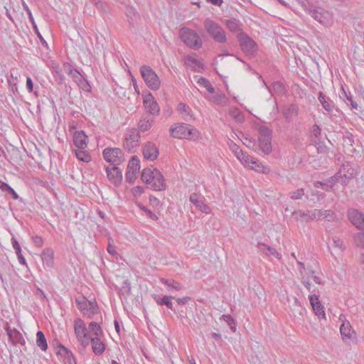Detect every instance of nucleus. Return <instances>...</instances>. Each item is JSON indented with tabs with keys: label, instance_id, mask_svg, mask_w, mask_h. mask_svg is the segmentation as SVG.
Listing matches in <instances>:
<instances>
[{
	"label": "nucleus",
	"instance_id": "nucleus-1",
	"mask_svg": "<svg viewBox=\"0 0 364 364\" xmlns=\"http://www.w3.org/2000/svg\"><path fill=\"white\" fill-rule=\"evenodd\" d=\"M141 180L155 191H163L166 188L164 177L157 169L144 168L141 173Z\"/></svg>",
	"mask_w": 364,
	"mask_h": 364
},
{
	"label": "nucleus",
	"instance_id": "nucleus-2",
	"mask_svg": "<svg viewBox=\"0 0 364 364\" xmlns=\"http://www.w3.org/2000/svg\"><path fill=\"white\" fill-rule=\"evenodd\" d=\"M358 173L355 167L352 166L350 161H346L342 164L336 174L331 177V181H338L343 185H346Z\"/></svg>",
	"mask_w": 364,
	"mask_h": 364
},
{
	"label": "nucleus",
	"instance_id": "nucleus-3",
	"mask_svg": "<svg viewBox=\"0 0 364 364\" xmlns=\"http://www.w3.org/2000/svg\"><path fill=\"white\" fill-rule=\"evenodd\" d=\"M170 132L173 137L178 139L196 140L200 135L199 132L196 129L185 123L176 124L175 127L170 129Z\"/></svg>",
	"mask_w": 364,
	"mask_h": 364
},
{
	"label": "nucleus",
	"instance_id": "nucleus-4",
	"mask_svg": "<svg viewBox=\"0 0 364 364\" xmlns=\"http://www.w3.org/2000/svg\"><path fill=\"white\" fill-rule=\"evenodd\" d=\"M204 28L210 36L216 42L225 43L226 33L224 29L215 21L207 18L204 21Z\"/></svg>",
	"mask_w": 364,
	"mask_h": 364
},
{
	"label": "nucleus",
	"instance_id": "nucleus-5",
	"mask_svg": "<svg viewBox=\"0 0 364 364\" xmlns=\"http://www.w3.org/2000/svg\"><path fill=\"white\" fill-rule=\"evenodd\" d=\"M180 37L183 43L188 47L198 50L201 48L203 42L198 34L188 28H182L180 30Z\"/></svg>",
	"mask_w": 364,
	"mask_h": 364
},
{
	"label": "nucleus",
	"instance_id": "nucleus-6",
	"mask_svg": "<svg viewBox=\"0 0 364 364\" xmlns=\"http://www.w3.org/2000/svg\"><path fill=\"white\" fill-rule=\"evenodd\" d=\"M141 75L146 85L153 90H157L161 85L159 77L155 71L148 65H142L140 68Z\"/></svg>",
	"mask_w": 364,
	"mask_h": 364
},
{
	"label": "nucleus",
	"instance_id": "nucleus-7",
	"mask_svg": "<svg viewBox=\"0 0 364 364\" xmlns=\"http://www.w3.org/2000/svg\"><path fill=\"white\" fill-rule=\"evenodd\" d=\"M258 140L260 149L264 154H269L272 151V131L264 126L259 128Z\"/></svg>",
	"mask_w": 364,
	"mask_h": 364
},
{
	"label": "nucleus",
	"instance_id": "nucleus-8",
	"mask_svg": "<svg viewBox=\"0 0 364 364\" xmlns=\"http://www.w3.org/2000/svg\"><path fill=\"white\" fill-rule=\"evenodd\" d=\"M310 16L326 27L331 26L333 23L331 12L319 6H316L311 11Z\"/></svg>",
	"mask_w": 364,
	"mask_h": 364
},
{
	"label": "nucleus",
	"instance_id": "nucleus-9",
	"mask_svg": "<svg viewBox=\"0 0 364 364\" xmlns=\"http://www.w3.org/2000/svg\"><path fill=\"white\" fill-rule=\"evenodd\" d=\"M74 330L78 342L84 348L87 347L90 344V338L87 335V329L86 328L85 322L77 318L74 322Z\"/></svg>",
	"mask_w": 364,
	"mask_h": 364
},
{
	"label": "nucleus",
	"instance_id": "nucleus-10",
	"mask_svg": "<svg viewBox=\"0 0 364 364\" xmlns=\"http://www.w3.org/2000/svg\"><path fill=\"white\" fill-rule=\"evenodd\" d=\"M77 308L85 314L91 317L97 311V305L95 300L88 301L85 297H78L75 299Z\"/></svg>",
	"mask_w": 364,
	"mask_h": 364
},
{
	"label": "nucleus",
	"instance_id": "nucleus-11",
	"mask_svg": "<svg viewBox=\"0 0 364 364\" xmlns=\"http://www.w3.org/2000/svg\"><path fill=\"white\" fill-rule=\"evenodd\" d=\"M139 133L136 129H129L124 136V148L129 151H132L139 145Z\"/></svg>",
	"mask_w": 364,
	"mask_h": 364
},
{
	"label": "nucleus",
	"instance_id": "nucleus-12",
	"mask_svg": "<svg viewBox=\"0 0 364 364\" xmlns=\"http://www.w3.org/2000/svg\"><path fill=\"white\" fill-rule=\"evenodd\" d=\"M143 105L149 114L156 116L159 114L160 107L151 92L143 95Z\"/></svg>",
	"mask_w": 364,
	"mask_h": 364
},
{
	"label": "nucleus",
	"instance_id": "nucleus-13",
	"mask_svg": "<svg viewBox=\"0 0 364 364\" xmlns=\"http://www.w3.org/2000/svg\"><path fill=\"white\" fill-rule=\"evenodd\" d=\"M347 217L357 229L364 230V213L357 209L350 208L348 210Z\"/></svg>",
	"mask_w": 364,
	"mask_h": 364
},
{
	"label": "nucleus",
	"instance_id": "nucleus-14",
	"mask_svg": "<svg viewBox=\"0 0 364 364\" xmlns=\"http://www.w3.org/2000/svg\"><path fill=\"white\" fill-rule=\"evenodd\" d=\"M239 41L242 50L248 54H253L257 48L255 42L245 33H240Z\"/></svg>",
	"mask_w": 364,
	"mask_h": 364
},
{
	"label": "nucleus",
	"instance_id": "nucleus-15",
	"mask_svg": "<svg viewBox=\"0 0 364 364\" xmlns=\"http://www.w3.org/2000/svg\"><path fill=\"white\" fill-rule=\"evenodd\" d=\"M139 161H129L125 178L126 181L129 183H133L137 178L140 169Z\"/></svg>",
	"mask_w": 364,
	"mask_h": 364
},
{
	"label": "nucleus",
	"instance_id": "nucleus-16",
	"mask_svg": "<svg viewBox=\"0 0 364 364\" xmlns=\"http://www.w3.org/2000/svg\"><path fill=\"white\" fill-rule=\"evenodd\" d=\"M57 357L63 364H76V360L72 352L65 346L60 345L57 351Z\"/></svg>",
	"mask_w": 364,
	"mask_h": 364
},
{
	"label": "nucleus",
	"instance_id": "nucleus-17",
	"mask_svg": "<svg viewBox=\"0 0 364 364\" xmlns=\"http://www.w3.org/2000/svg\"><path fill=\"white\" fill-rule=\"evenodd\" d=\"M309 297L310 304L312 306V309L315 314L320 318H325L326 314L324 311L323 306L318 299V296L316 294H311L309 295Z\"/></svg>",
	"mask_w": 364,
	"mask_h": 364
},
{
	"label": "nucleus",
	"instance_id": "nucleus-18",
	"mask_svg": "<svg viewBox=\"0 0 364 364\" xmlns=\"http://www.w3.org/2000/svg\"><path fill=\"white\" fill-rule=\"evenodd\" d=\"M5 330L9 338V340L14 345H21L24 346L26 342L22 334L16 328L11 329L8 323L5 326Z\"/></svg>",
	"mask_w": 364,
	"mask_h": 364
},
{
	"label": "nucleus",
	"instance_id": "nucleus-19",
	"mask_svg": "<svg viewBox=\"0 0 364 364\" xmlns=\"http://www.w3.org/2000/svg\"><path fill=\"white\" fill-rule=\"evenodd\" d=\"M108 179L114 185L119 183L122 179V173L115 165L111 164L106 168Z\"/></svg>",
	"mask_w": 364,
	"mask_h": 364
},
{
	"label": "nucleus",
	"instance_id": "nucleus-20",
	"mask_svg": "<svg viewBox=\"0 0 364 364\" xmlns=\"http://www.w3.org/2000/svg\"><path fill=\"white\" fill-rule=\"evenodd\" d=\"M190 201L202 213L205 214H210L211 213V208L205 203L202 196L196 193H193L190 196Z\"/></svg>",
	"mask_w": 364,
	"mask_h": 364
},
{
	"label": "nucleus",
	"instance_id": "nucleus-21",
	"mask_svg": "<svg viewBox=\"0 0 364 364\" xmlns=\"http://www.w3.org/2000/svg\"><path fill=\"white\" fill-rule=\"evenodd\" d=\"M245 167L254 170L258 173H266L269 171V168L261 161H240Z\"/></svg>",
	"mask_w": 364,
	"mask_h": 364
},
{
	"label": "nucleus",
	"instance_id": "nucleus-22",
	"mask_svg": "<svg viewBox=\"0 0 364 364\" xmlns=\"http://www.w3.org/2000/svg\"><path fill=\"white\" fill-rule=\"evenodd\" d=\"M143 154L145 159H156L159 151L155 144L148 142L143 149Z\"/></svg>",
	"mask_w": 364,
	"mask_h": 364
},
{
	"label": "nucleus",
	"instance_id": "nucleus-23",
	"mask_svg": "<svg viewBox=\"0 0 364 364\" xmlns=\"http://www.w3.org/2000/svg\"><path fill=\"white\" fill-rule=\"evenodd\" d=\"M339 97L348 105H350L352 109H358V105L353 100V96L350 92H347L345 88L341 87V92L339 94Z\"/></svg>",
	"mask_w": 364,
	"mask_h": 364
},
{
	"label": "nucleus",
	"instance_id": "nucleus-24",
	"mask_svg": "<svg viewBox=\"0 0 364 364\" xmlns=\"http://www.w3.org/2000/svg\"><path fill=\"white\" fill-rule=\"evenodd\" d=\"M64 70L68 72V75L78 85L85 77L75 68H73L70 63H65L63 64Z\"/></svg>",
	"mask_w": 364,
	"mask_h": 364
},
{
	"label": "nucleus",
	"instance_id": "nucleus-25",
	"mask_svg": "<svg viewBox=\"0 0 364 364\" xmlns=\"http://www.w3.org/2000/svg\"><path fill=\"white\" fill-rule=\"evenodd\" d=\"M104 159H119L122 157V150L118 148L107 147L102 151Z\"/></svg>",
	"mask_w": 364,
	"mask_h": 364
},
{
	"label": "nucleus",
	"instance_id": "nucleus-26",
	"mask_svg": "<svg viewBox=\"0 0 364 364\" xmlns=\"http://www.w3.org/2000/svg\"><path fill=\"white\" fill-rule=\"evenodd\" d=\"M87 139L84 132H76L73 136V143L77 148L84 149L87 145Z\"/></svg>",
	"mask_w": 364,
	"mask_h": 364
},
{
	"label": "nucleus",
	"instance_id": "nucleus-27",
	"mask_svg": "<svg viewBox=\"0 0 364 364\" xmlns=\"http://www.w3.org/2000/svg\"><path fill=\"white\" fill-rule=\"evenodd\" d=\"M100 337L93 336L90 338L94 353L99 355L102 354L105 350V344L101 341Z\"/></svg>",
	"mask_w": 364,
	"mask_h": 364
},
{
	"label": "nucleus",
	"instance_id": "nucleus-28",
	"mask_svg": "<svg viewBox=\"0 0 364 364\" xmlns=\"http://www.w3.org/2000/svg\"><path fill=\"white\" fill-rule=\"evenodd\" d=\"M185 64L196 71L203 68V63L193 55H187L185 58Z\"/></svg>",
	"mask_w": 364,
	"mask_h": 364
},
{
	"label": "nucleus",
	"instance_id": "nucleus-29",
	"mask_svg": "<svg viewBox=\"0 0 364 364\" xmlns=\"http://www.w3.org/2000/svg\"><path fill=\"white\" fill-rule=\"evenodd\" d=\"M178 111L185 120L188 121L193 119L192 110L186 104L183 102L179 103L178 105Z\"/></svg>",
	"mask_w": 364,
	"mask_h": 364
},
{
	"label": "nucleus",
	"instance_id": "nucleus-30",
	"mask_svg": "<svg viewBox=\"0 0 364 364\" xmlns=\"http://www.w3.org/2000/svg\"><path fill=\"white\" fill-rule=\"evenodd\" d=\"M154 120L152 117L144 116L141 118L139 122L138 127L141 132H146L151 129Z\"/></svg>",
	"mask_w": 364,
	"mask_h": 364
},
{
	"label": "nucleus",
	"instance_id": "nucleus-31",
	"mask_svg": "<svg viewBox=\"0 0 364 364\" xmlns=\"http://www.w3.org/2000/svg\"><path fill=\"white\" fill-rule=\"evenodd\" d=\"M258 247L259 250L267 256H274L277 259L281 258V254L279 253L276 249L264 243H259Z\"/></svg>",
	"mask_w": 364,
	"mask_h": 364
},
{
	"label": "nucleus",
	"instance_id": "nucleus-32",
	"mask_svg": "<svg viewBox=\"0 0 364 364\" xmlns=\"http://www.w3.org/2000/svg\"><path fill=\"white\" fill-rule=\"evenodd\" d=\"M318 100L326 111L330 112L333 110V102L328 97H327L325 95H323V92H320L318 93Z\"/></svg>",
	"mask_w": 364,
	"mask_h": 364
},
{
	"label": "nucleus",
	"instance_id": "nucleus-33",
	"mask_svg": "<svg viewBox=\"0 0 364 364\" xmlns=\"http://www.w3.org/2000/svg\"><path fill=\"white\" fill-rule=\"evenodd\" d=\"M41 259L43 264L48 267L53 265V251L51 249H45L41 254Z\"/></svg>",
	"mask_w": 364,
	"mask_h": 364
},
{
	"label": "nucleus",
	"instance_id": "nucleus-34",
	"mask_svg": "<svg viewBox=\"0 0 364 364\" xmlns=\"http://www.w3.org/2000/svg\"><path fill=\"white\" fill-rule=\"evenodd\" d=\"M52 73L58 84H62L65 77L62 73V69L58 63H53L51 67Z\"/></svg>",
	"mask_w": 364,
	"mask_h": 364
},
{
	"label": "nucleus",
	"instance_id": "nucleus-35",
	"mask_svg": "<svg viewBox=\"0 0 364 364\" xmlns=\"http://www.w3.org/2000/svg\"><path fill=\"white\" fill-rule=\"evenodd\" d=\"M161 282L166 286V287L168 288V289L170 291V290H176V291H178L180 289H181L182 288V285L175 281V280H173V279H164V278H161Z\"/></svg>",
	"mask_w": 364,
	"mask_h": 364
},
{
	"label": "nucleus",
	"instance_id": "nucleus-36",
	"mask_svg": "<svg viewBox=\"0 0 364 364\" xmlns=\"http://www.w3.org/2000/svg\"><path fill=\"white\" fill-rule=\"evenodd\" d=\"M225 26L232 33L240 31V21L235 18H230L225 21Z\"/></svg>",
	"mask_w": 364,
	"mask_h": 364
},
{
	"label": "nucleus",
	"instance_id": "nucleus-37",
	"mask_svg": "<svg viewBox=\"0 0 364 364\" xmlns=\"http://www.w3.org/2000/svg\"><path fill=\"white\" fill-rule=\"evenodd\" d=\"M36 344L43 351L48 348V344L43 333L41 331L36 333Z\"/></svg>",
	"mask_w": 364,
	"mask_h": 364
},
{
	"label": "nucleus",
	"instance_id": "nucleus-38",
	"mask_svg": "<svg viewBox=\"0 0 364 364\" xmlns=\"http://www.w3.org/2000/svg\"><path fill=\"white\" fill-rule=\"evenodd\" d=\"M309 210L304 211L301 210H294L292 213V215L294 216L296 220L304 221L306 223L310 221V219L309 218Z\"/></svg>",
	"mask_w": 364,
	"mask_h": 364
},
{
	"label": "nucleus",
	"instance_id": "nucleus-39",
	"mask_svg": "<svg viewBox=\"0 0 364 364\" xmlns=\"http://www.w3.org/2000/svg\"><path fill=\"white\" fill-rule=\"evenodd\" d=\"M340 332L342 336L343 339L345 338H350L352 333V328L349 323V322L343 323L341 324L340 327Z\"/></svg>",
	"mask_w": 364,
	"mask_h": 364
},
{
	"label": "nucleus",
	"instance_id": "nucleus-40",
	"mask_svg": "<svg viewBox=\"0 0 364 364\" xmlns=\"http://www.w3.org/2000/svg\"><path fill=\"white\" fill-rule=\"evenodd\" d=\"M336 183H339L338 181H333L331 182V177L325 183L320 181H315L314 185L316 188H322L323 190L326 191H331L332 188L335 185Z\"/></svg>",
	"mask_w": 364,
	"mask_h": 364
},
{
	"label": "nucleus",
	"instance_id": "nucleus-41",
	"mask_svg": "<svg viewBox=\"0 0 364 364\" xmlns=\"http://www.w3.org/2000/svg\"><path fill=\"white\" fill-rule=\"evenodd\" d=\"M88 328L92 332L93 336H101L103 334L102 330L100 326L96 322H90Z\"/></svg>",
	"mask_w": 364,
	"mask_h": 364
},
{
	"label": "nucleus",
	"instance_id": "nucleus-42",
	"mask_svg": "<svg viewBox=\"0 0 364 364\" xmlns=\"http://www.w3.org/2000/svg\"><path fill=\"white\" fill-rule=\"evenodd\" d=\"M198 84L200 86L205 87L209 93L213 94L215 92L214 87L212 86L210 81L206 78L203 77H200L198 80Z\"/></svg>",
	"mask_w": 364,
	"mask_h": 364
},
{
	"label": "nucleus",
	"instance_id": "nucleus-43",
	"mask_svg": "<svg viewBox=\"0 0 364 364\" xmlns=\"http://www.w3.org/2000/svg\"><path fill=\"white\" fill-rule=\"evenodd\" d=\"M353 240L357 247L364 249V231L354 234Z\"/></svg>",
	"mask_w": 364,
	"mask_h": 364
},
{
	"label": "nucleus",
	"instance_id": "nucleus-44",
	"mask_svg": "<svg viewBox=\"0 0 364 364\" xmlns=\"http://www.w3.org/2000/svg\"><path fill=\"white\" fill-rule=\"evenodd\" d=\"M213 102L217 105H225L227 103V98L223 94H217L211 97L210 99Z\"/></svg>",
	"mask_w": 364,
	"mask_h": 364
},
{
	"label": "nucleus",
	"instance_id": "nucleus-45",
	"mask_svg": "<svg viewBox=\"0 0 364 364\" xmlns=\"http://www.w3.org/2000/svg\"><path fill=\"white\" fill-rule=\"evenodd\" d=\"M230 116L238 122H242L244 120V116L242 112L237 109L234 108L230 111Z\"/></svg>",
	"mask_w": 364,
	"mask_h": 364
},
{
	"label": "nucleus",
	"instance_id": "nucleus-46",
	"mask_svg": "<svg viewBox=\"0 0 364 364\" xmlns=\"http://www.w3.org/2000/svg\"><path fill=\"white\" fill-rule=\"evenodd\" d=\"M323 210L319 209H314L309 210V218L310 220H319L323 217Z\"/></svg>",
	"mask_w": 364,
	"mask_h": 364
},
{
	"label": "nucleus",
	"instance_id": "nucleus-47",
	"mask_svg": "<svg viewBox=\"0 0 364 364\" xmlns=\"http://www.w3.org/2000/svg\"><path fill=\"white\" fill-rule=\"evenodd\" d=\"M171 296H164L161 299H159L156 302L159 305H165L169 309H173V303L171 301Z\"/></svg>",
	"mask_w": 364,
	"mask_h": 364
},
{
	"label": "nucleus",
	"instance_id": "nucleus-48",
	"mask_svg": "<svg viewBox=\"0 0 364 364\" xmlns=\"http://www.w3.org/2000/svg\"><path fill=\"white\" fill-rule=\"evenodd\" d=\"M221 319H223L227 323L232 331L235 332L236 331L235 321L230 315L224 314L221 316Z\"/></svg>",
	"mask_w": 364,
	"mask_h": 364
},
{
	"label": "nucleus",
	"instance_id": "nucleus-49",
	"mask_svg": "<svg viewBox=\"0 0 364 364\" xmlns=\"http://www.w3.org/2000/svg\"><path fill=\"white\" fill-rule=\"evenodd\" d=\"M323 217L322 218H324L327 220L328 221H334L336 219V215L333 211L331 210H323Z\"/></svg>",
	"mask_w": 364,
	"mask_h": 364
},
{
	"label": "nucleus",
	"instance_id": "nucleus-50",
	"mask_svg": "<svg viewBox=\"0 0 364 364\" xmlns=\"http://www.w3.org/2000/svg\"><path fill=\"white\" fill-rule=\"evenodd\" d=\"M300 5L304 9L306 12H307L309 15L311 14V11L314 9L316 6H314L310 4V2L307 0H301L299 1Z\"/></svg>",
	"mask_w": 364,
	"mask_h": 364
},
{
	"label": "nucleus",
	"instance_id": "nucleus-51",
	"mask_svg": "<svg viewBox=\"0 0 364 364\" xmlns=\"http://www.w3.org/2000/svg\"><path fill=\"white\" fill-rule=\"evenodd\" d=\"M297 107L296 106L291 105H290L284 112L285 117L289 119L294 114H296Z\"/></svg>",
	"mask_w": 364,
	"mask_h": 364
},
{
	"label": "nucleus",
	"instance_id": "nucleus-52",
	"mask_svg": "<svg viewBox=\"0 0 364 364\" xmlns=\"http://www.w3.org/2000/svg\"><path fill=\"white\" fill-rule=\"evenodd\" d=\"M289 195L291 199L298 200L301 198V197L304 195V191L303 188H300L295 191L290 192Z\"/></svg>",
	"mask_w": 364,
	"mask_h": 364
},
{
	"label": "nucleus",
	"instance_id": "nucleus-53",
	"mask_svg": "<svg viewBox=\"0 0 364 364\" xmlns=\"http://www.w3.org/2000/svg\"><path fill=\"white\" fill-rule=\"evenodd\" d=\"M235 149L234 150L235 151V156L237 157V159L238 160H240V159H248L247 156H245V154L243 153V151L239 149V147L236 146V145H235Z\"/></svg>",
	"mask_w": 364,
	"mask_h": 364
},
{
	"label": "nucleus",
	"instance_id": "nucleus-54",
	"mask_svg": "<svg viewBox=\"0 0 364 364\" xmlns=\"http://www.w3.org/2000/svg\"><path fill=\"white\" fill-rule=\"evenodd\" d=\"M333 242L334 246L340 249L341 250H343L345 249V247H344V245H343V242L340 238L333 237Z\"/></svg>",
	"mask_w": 364,
	"mask_h": 364
},
{
	"label": "nucleus",
	"instance_id": "nucleus-55",
	"mask_svg": "<svg viewBox=\"0 0 364 364\" xmlns=\"http://www.w3.org/2000/svg\"><path fill=\"white\" fill-rule=\"evenodd\" d=\"M78 86L83 90L90 92V85L88 84L87 81L84 78L82 81L78 84Z\"/></svg>",
	"mask_w": 364,
	"mask_h": 364
},
{
	"label": "nucleus",
	"instance_id": "nucleus-56",
	"mask_svg": "<svg viewBox=\"0 0 364 364\" xmlns=\"http://www.w3.org/2000/svg\"><path fill=\"white\" fill-rule=\"evenodd\" d=\"M321 128L317 124H314L311 128V134L316 138H318V136L321 135Z\"/></svg>",
	"mask_w": 364,
	"mask_h": 364
},
{
	"label": "nucleus",
	"instance_id": "nucleus-57",
	"mask_svg": "<svg viewBox=\"0 0 364 364\" xmlns=\"http://www.w3.org/2000/svg\"><path fill=\"white\" fill-rule=\"evenodd\" d=\"M26 88L28 92H33V84L30 77H27L26 78Z\"/></svg>",
	"mask_w": 364,
	"mask_h": 364
},
{
	"label": "nucleus",
	"instance_id": "nucleus-58",
	"mask_svg": "<svg viewBox=\"0 0 364 364\" xmlns=\"http://www.w3.org/2000/svg\"><path fill=\"white\" fill-rule=\"evenodd\" d=\"M33 242L37 247H41L43 244L42 238L39 236L33 237Z\"/></svg>",
	"mask_w": 364,
	"mask_h": 364
},
{
	"label": "nucleus",
	"instance_id": "nucleus-59",
	"mask_svg": "<svg viewBox=\"0 0 364 364\" xmlns=\"http://www.w3.org/2000/svg\"><path fill=\"white\" fill-rule=\"evenodd\" d=\"M11 244L15 250V251H19V249L21 248V246L18 243V242L16 240V239L14 237H12L11 238Z\"/></svg>",
	"mask_w": 364,
	"mask_h": 364
},
{
	"label": "nucleus",
	"instance_id": "nucleus-60",
	"mask_svg": "<svg viewBox=\"0 0 364 364\" xmlns=\"http://www.w3.org/2000/svg\"><path fill=\"white\" fill-rule=\"evenodd\" d=\"M0 188L4 191H9L11 189V186L0 180Z\"/></svg>",
	"mask_w": 364,
	"mask_h": 364
},
{
	"label": "nucleus",
	"instance_id": "nucleus-61",
	"mask_svg": "<svg viewBox=\"0 0 364 364\" xmlns=\"http://www.w3.org/2000/svg\"><path fill=\"white\" fill-rule=\"evenodd\" d=\"M107 252L112 255H116L117 253V251L115 250V248L114 246H112L111 244H110V242H109V244H108V247H107Z\"/></svg>",
	"mask_w": 364,
	"mask_h": 364
},
{
	"label": "nucleus",
	"instance_id": "nucleus-62",
	"mask_svg": "<svg viewBox=\"0 0 364 364\" xmlns=\"http://www.w3.org/2000/svg\"><path fill=\"white\" fill-rule=\"evenodd\" d=\"M301 283L304 284V286L306 288V289L309 291H311V283L309 280L307 279H305L304 277H302V279H301Z\"/></svg>",
	"mask_w": 364,
	"mask_h": 364
},
{
	"label": "nucleus",
	"instance_id": "nucleus-63",
	"mask_svg": "<svg viewBox=\"0 0 364 364\" xmlns=\"http://www.w3.org/2000/svg\"><path fill=\"white\" fill-rule=\"evenodd\" d=\"M132 191L135 196H138L143 193V188L141 186H136L133 188Z\"/></svg>",
	"mask_w": 364,
	"mask_h": 364
},
{
	"label": "nucleus",
	"instance_id": "nucleus-64",
	"mask_svg": "<svg viewBox=\"0 0 364 364\" xmlns=\"http://www.w3.org/2000/svg\"><path fill=\"white\" fill-rule=\"evenodd\" d=\"M311 275H312V277H313L314 281L316 284H322V282H321V278H319L318 277H317V276H316V275H314V271H311Z\"/></svg>",
	"mask_w": 364,
	"mask_h": 364
}]
</instances>
